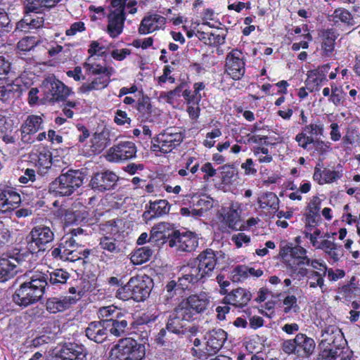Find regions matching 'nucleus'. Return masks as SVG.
<instances>
[{"mask_svg": "<svg viewBox=\"0 0 360 360\" xmlns=\"http://www.w3.org/2000/svg\"><path fill=\"white\" fill-rule=\"evenodd\" d=\"M60 245H62L63 251L62 257L66 261L73 262V259L76 258L75 257L79 254L80 245L73 237H64L60 240Z\"/></svg>", "mask_w": 360, "mask_h": 360, "instance_id": "nucleus-41", "label": "nucleus"}, {"mask_svg": "<svg viewBox=\"0 0 360 360\" xmlns=\"http://www.w3.org/2000/svg\"><path fill=\"white\" fill-rule=\"evenodd\" d=\"M119 181L116 173L105 170L94 174L91 177L90 185L94 190L105 192L114 189Z\"/></svg>", "mask_w": 360, "mask_h": 360, "instance_id": "nucleus-22", "label": "nucleus"}, {"mask_svg": "<svg viewBox=\"0 0 360 360\" xmlns=\"http://www.w3.org/2000/svg\"><path fill=\"white\" fill-rule=\"evenodd\" d=\"M279 304L280 307H283V311L285 314L291 312L297 313L300 310L297 298L294 295H286L283 300V303H280Z\"/></svg>", "mask_w": 360, "mask_h": 360, "instance_id": "nucleus-56", "label": "nucleus"}, {"mask_svg": "<svg viewBox=\"0 0 360 360\" xmlns=\"http://www.w3.org/2000/svg\"><path fill=\"white\" fill-rule=\"evenodd\" d=\"M321 39V52L322 56L331 58L335 51V41L339 34L335 28H327L319 33Z\"/></svg>", "mask_w": 360, "mask_h": 360, "instance_id": "nucleus-24", "label": "nucleus"}, {"mask_svg": "<svg viewBox=\"0 0 360 360\" xmlns=\"http://www.w3.org/2000/svg\"><path fill=\"white\" fill-rule=\"evenodd\" d=\"M128 0H111L110 4L114 8L108 15L106 32L112 38H117L123 32L126 20L125 5Z\"/></svg>", "mask_w": 360, "mask_h": 360, "instance_id": "nucleus-7", "label": "nucleus"}, {"mask_svg": "<svg viewBox=\"0 0 360 360\" xmlns=\"http://www.w3.org/2000/svg\"><path fill=\"white\" fill-rule=\"evenodd\" d=\"M184 139L182 132L161 133L151 140L150 150L167 154L181 145Z\"/></svg>", "mask_w": 360, "mask_h": 360, "instance_id": "nucleus-11", "label": "nucleus"}, {"mask_svg": "<svg viewBox=\"0 0 360 360\" xmlns=\"http://www.w3.org/2000/svg\"><path fill=\"white\" fill-rule=\"evenodd\" d=\"M343 144L354 146L360 143V134L356 127H348L346 134L342 137Z\"/></svg>", "mask_w": 360, "mask_h": 360, "instance_id": "nucleus-58", "label": "nucleus"}, {"mask_svg": "<svg viewBox=\"0 0 360 360\" xmlns=\"http://www.w3.org/2000/svg\"><path fill=\"white\" fill-rule=\"evenodd\" d=\"M315 345L314 339L300 333L293 339L283 340L281 343V349L288 355L294 354L298 359H304L312 354Z\"/></svg>", "mask_w": 360, "mask_h": 360, "instance_id": "nucleus-6", "label": "nucleus"}, {"mask_svg": "<svg viewBox=\"0 0 360 360\" xmlns=\"http://www.w3.org/2000/svg\"><path fill=\"white\" fill-rule=\"evenodd\" d=\"M246 58L243 51L238 48L232 49L227 53L224 60V73L234 81L240 80L245 73Z\"/></svg>", "mask_w": 360, "mask_h": 360, "instance_id": "nucleus-8", "label": "nucleus"}, {"mask_svg": "<svg viewBox=\"0 0 360 360\" xmlns=\"http://www.w3.org/2000/svg\"><path fill=\"white\" fill-rule=\"evenodd\" d=\"M188 322L181 319V316L175 314V311L169 315L166 323V329L168 332L182 335L183 334H188L189 337H195L200 332L199 327L196 326H188Z\"/></svg>", "mask_w": 360, "mask_h": 360, "instance_id": "nucleus-20", "label": "nucleus"}, {"mask_svg": "<svg viewBox=\"0 0 360 360\" xmlns=\"http://www.w3.org/2000/svg\"><path fill=\"white\" fill-rule=\"evenodd\" d=\"M202 270L195 259H191L181 269V276L179 278L180 286L189 290L199 281L204 282L208 277L202 273Z\"/></svg>", "mask_w": 360, "mask_h": 360, "instance_id": "nucleus-17", "label": "nucleus"}, {"mask_svg": "<svg viewBox=\"0 0 360 360\" xmlns=\"http://www.w3.org/2000/svg\"><path fill=\"white\" fill-rule=\"evenodd\" d=\"M139 94L140 96L135 104L138 120H141V122L147 121L150 119L153 112L150 98L147 95H145L143 91H139Z\"/></svg>", "mask_w": 360, "mask_h": 360, "instance_id": "nucleus-35", "label": "nucleus"}, {"mask_svg": "<svg viewBox=\"0 0 360 360\" xmlns=\"http://www.w3.org/2000/svg\"><path fill=\"white\" fill-rule=\"evenodd\" d=\"M21 203V196L15 188L9 186H0V218L6 217Z\"/></svg>", "mask_w": 360, "mask_h": 360, "instance_id": "nucleus-18", "label": "nucleus"}, {"mask_svg": "<svg viewBox=\"0 0 360 360\" xmlns=\"http://www.w3.org/2000/svg\"><path fill=\"white\" fill-rule=\"evenodd\" d=\"M37 181L36 171L34 169L27 168L23 174L18 178V181L20 184H27L31 182L32 185Z\"/></svg>", "mask_w": 360, "mask_h": 360, "instance_id": "nucleus-64", "label": "nucleus"}, {"mask_svg": "<svg viewBox=\"0 0 360 360\" xmlns=\"http://www.w3.org/2000/svg\"><path fill=\"white\" fill-rule=\"evenodd\" d=\"M311 145L313 146L314 152L319 156L324 155L332 150L330 142L326 141L320 139H314V141L311 143Z\"/></svg>", "mask_w": 360, "mask_h": 360, "instance_id": "nucleus-62", "label": "nucleus"}, {"mask_svg": "<svg viewBox=\"0 0 360 360\" xmlns=\"http://www.w3.org/2000/svg\"><path fill=\"white\" fill-rule=\"evenodd\" d=\"M280 256L283 259L289 276L299 281L307 278L309 288H319L322 292L327 290L325 284L326 264L307 256V250L301 245L292 247V244L281 248Z\"/></svg>", "mask_w": 360, "mask_h": 360, "instance_id": "nucleus-1", "label": "nucleus"}, {"mask_svg": "<svg viewBox=\"0 0 360 360\" xmlns=\"http://www.w3.org/2000/svg\"><path fill=\"white\" fill-rule=\"evenodd\" d=\"M120 245V243L112 237H101L98 245L102 250V257L112 259L115 255L121 252Z\"/></svg>", "mask_w": 360, "mask_h": 360, "instance_id": "nucleus-37", "label": "nucleus"}, {"mask_svg": "<svg viewBox=\"0 0 360 360\" xmlns=\"http://www.w3.org/2000/svg\"><path fill=\"white\" fill-rule=\"evenodd\" d=\"M145 354V345L139 343L134 338L122 339L117 345V360H143Z\"/></svg>", "mask_w": 360, "mask_h": 360, "instance_id": "nucleus-9", "label": "nucleus"}, {"mask_svg": "<svg viewBox=\"0 0 360 360\" xmlns=\"http://www.w3.org/2000/svg\"><path fill=\"white\" fill-rule=\"evenodd\" d=\"M55 238L53 227L46 224H37L32 227L25 238L26 248L32 255L46 252Z\"/></svg>", "mask_w": 360, "mask_h": 360, "instance_id": "nucleus-4", "label": "nucleus"}, {"mask_svg": "<svg viewBox=\"0 0 360 360\" xmlns=\"http://www.w3.org/2000/svg\"><path fill=\"white\" fill-rule=\"evenodd\" d=\"M168 239L169 247H176L177 251L182 252L195 251L199 243L198 236L190 231L182 232L179 230L173 231Z\"/></svg>", "mask_w": 360, "mask_h": 360, "instance_id": "nucleus-12", "label": "nucleus"}, {"mask_svg": "<svg viewBox=\"0 0 360 360\" xmlns=\"http://www.w3.org/2000/svg\"><path fill=\"white\" fill-rule=\"evenodd\" d=\"M259 207L262 209H271L278 211L279 208V199L273 192L262 193L257 199Z\"/></svg>", "mask_w": 360, "mask_h": 360, "instance_id": "nucleus-49", "label": "nucleus"}, {"mask_svg": "<svg viewBox=\"0 0 360 360\" xmlns=\"http://www.w3.org/2000/svg\"><path fill=\"white\" fill-rule=\"evenodd\" d=\"M248 266L245 265L236 266L232 271V281H240L248 277Z\"/></svg>", "mask_w": 360, "mask_h": 360, "instance_id": "nucleus-63", "label": "nucleus"}, {"mask_svg": "<svg viewBox=\"0 0 360 360\" xmlns=\"http://www.w3.org/2000/svg\"><path fill=\"white\" fill-rule=\"evenodd\" d=\"M43 89L46 98L52 102L65 101L73 93L70 88L54 75L49 76L44 80Z\"/></svg>", "mask_w": 360, "mask_h": 360, "instance_id": "nucleus-13", "label": "nucleus"}, {"mask_svg": "<svg viewBox=\"0 0 360 360\" xmlns=\"http://www.w3.org/2000/svg\"><path fill=\"white\" fill-rule=\"evenodd\" d=\"M112 73L97 75L91 82L83 83L79 89V92L87 94L91 91H98L106 88L110 82Z\"/></svg>", "mask_w": 360, "mask_h": 360, "instance_id": "nucleus-34", "label": "nucleus"}, {"mask_svg": "<svg viewBox=\"0 0 360 360\" xmlns=\"http://www.w3.org/2000/svg\"><path fill=\"white\" fill-rule=\"evenodd\" d=\"M122 311L113 305L101 307L98 311L99 321L109 327V324L121 315Z\"/></svg>", "mask_w": 360, "mask_h": 360, "instance_id": "nucleus-47", "label": "nucleus"}, {"mask_svg": "<svg viewBox=\"0 0 360 360\" xmlns=\"http://www.w3.org/2000/svg\"><path fill=\"white\" fill-rule=\"evenodd\" d=\"M82 297L81 292L77 295L51 296L46 298L44 306L51 314L63 313L70 309Z\"/></svg>", "mask_w": 360, "mask_h": 360, "instance_id": "nucleus-19", "label": "nucleus"}, {"mask_svg": "<svg viewBox=\"0 0 360 360\" xmlns=\"http://www.w3.org/2000/svg\"><path fill=\"white\" fill-rule=\"evenodd\" d=\"M108 328V331L115 337H121L128 334L129 327L126 316L122 313L109 324Z\"/></svg>", "mask_w": 360, "mask_h": 360, "instance_id": "nucleus-43", "label": "nucleus"}, {"mask_svg": "<svg viewBox=\"0 0 360 360\" xmlns=\"http://www.w3.org/2000/svg\"><path fill=\"white\" fill-rule=\"evenodd\" d=\"M61 0H24V13L41 14L44 8L54 7Z\"/></svg>", "mask_w": 360, "mask_h": 360, "instance_id": "nucleus-36", "label": "nucleus"}, {"mask_svg": "<svg viewBox=\"0 0 360 360\" xmlns=\"http://www.w3.org/2000/svg\"><path fill=\"white\" fill-rule=\"evenodd\" d=\"M153 285V281L149 276L136 275L131 277L124 286L118 288L115 296L123 301L133 300L143 302L149 297Z\"/></svg>", "mask_w": 360, "mask_h": 360, "instance_id": "nucleus-3", "label": "nucleus"}, {"mask_svg": "<svg viewBox=\"0 0 360 360\" xmlns=\"http://www.w3.org/2000/svg\"><path fill=\"white\" fill-rule=\"evenodd\" d=\"M137 147L131 141H122L113 145L107 152L106 159L112 162H123L136 157Z\"/></svg>", "mask_w": 360, "mask_h": 360, "instance_id": "nucleus-14", "label": "nucleus"}, {"mask_svg": "<svg viewBox=\"0 0 360 360\" xmlns=\"http://www.w3.org/2000/svg\"><path fill=\"white\" fill-rule=\"evenodd\" d=\"M166 18L159 14L153 13L143 18L138 28L140 34H148L164 27Z\"/></svg>", "mask_w": 360, "mask_h": 360, "instance_id": "nucleus-27", "label": "nucleus"}, {"mask_svg": "<svg viewBox=\"0 0 360 360\" xmlns=\"http://www.w3.org/2000/svg\"><path fill=\"white\" fill-rule=\"evenodd\" d=\"M23 262L20 252L16 254V257L7 255L0 257V282H5L14 277L18 272L16 263L21 264Z\"/></svg>", "mask_w": 360, "mask_h": 360, "instance_id": "nucleus-23", "label": "nucleus"}, {"mask_svg": "<svg viewBox=\"0 0 360 360\" xmlns=\"http://www.w3.org/2000/svg\"><path fill=\"white\" fill-rule=\"evenodd\" d=\"M43 120L37 115H28L20 126L21 141L25 144H31L35 141V134L42 129Z\"/></svg>", "mask_w": 360, "mask_h": 360, "instance_id": "nucleus-21", "label": "nucleus"}, {"mask_svg": "<svg viewBox=\"0 0 360 360\" xmlns=\"http://www.w3.org/2000/svg\"><path fill=\"white\" fill-rule=\"evenodd\" d=\"M110 132L103 129L100 132H95L91 139V149L94 153H100L110 143Z\"/></svg>", "mask_w": 360, "mask_h": 360, "instance_id": "nucleus-44", "label": "nucleus"}, {"mask_svg": "<svg viewBox=\"0 0 360 360\" xmlns=\"http://www.w3.org/2000/svg\"><path fill=\"white\" fill-rule=\"evenodd\" d=\"M223 222L231 230L243 231L242 219L238 210L229 207L223 209Z\"/></svg>", "mask_w": 360, "mask_h": 360, "instance_id": "nucleus-38", "label": "nucleus"}, {"mask_svg": "<svg viewBox=\"0 0 360 360\" xmlns=\"http://www.w3.org/2000/svg\"><path fill=\"white\" fill-rule=\"evenodd\" d=\"M85 174L80 169H69L52 181L49 191L59 196H70L84 183Z\"/></svg>", "mask_w": 360, "mask_h": 360, "instance_id": "nucleus-5", "label": "nucleus"}, {"mask_svg": "<svg viewBox=\"0 0 360 360\" xmlns=\"http://www.w3.org/2000/svg\"><path fill=\"white\" fill-rule=\"evenodd\" d=\"M83 67L86 70L88 74L96 76L97 75L112 73L113 68L112 67L103 66L101 64L96 63H91V60H86L83 63Z\"/></svg>", "mask_w": 360, "mask_h": 360, "instance_id": "nucleus-55", "label": "nucleus"}, {"mask_svg": "<svg viewBox=\"0 0 360 360\" xmlns=\"http://www.w3.org/2000/svg\"><path fill=\"white\" fill-rule=\"evenodd\" d=\"M156 318V316H152L151 318L145 320L144 322L133 323L131 328L132 330L131 331V334L134 335V338L135 339V338H137L136 340H139L141 342L140 343H142L143 345H145L150 332L149 326L147 323L151 321H155Z\"/></svg>", "mask_w": 360, "mask_h": 360, "instance_id": "nucleus-39", "label": "nucleus"}, {"mask_svg": "<svg viewBox=\"0 0 360 360\" xmlns=\"http://www.w3.org/2000/svg\"><path fill=\"white\" fill-rule=\"evenodd\" d=\"M153 250L149 246L135 249L130 255L131 262L134 265H141L150 260Z\"/></svg>", "mask_w": 360, "mask_h": 360, "instance_id": "nucleus-48", "label": "nucleus"}, {"mask_svg": "<svg viewBox=\"0 0 360 360\" xmlns=\"http://www.w3.org/2000/svg\"><path fill=\"white\" fill-rule=\"evenodd\" d=\"M331 18L334 25L340 22L347 26H352L354 22L352 13L342 7L335 8Z\"/></svg>", "mask_w": 360, "mask_h": 360, "instance_id": "nucleus-50", "label": "nucleus"}, {"mask_svg": "<svg viewBox=\"0 0 360 360\" xmlns=\"http://www.w3.org/2000/svg\"><path fill=\"white\" fill-rule=\"evenodd\" d=\"M39 278L45 280L46 283V288L49 285L53 288H59L61 285L65 284L70 278V274L63 269H56L52 271H46V272L37 271Z\"/></svg>", "mask_w": 360, "mask_h": 360, "instance_id": "nucleus-28", "label": "nucleus"}, {"mask_svg": "<svg viewBox=\"0 0 360 360\" xmlns=\"http://www.w3.org/2000/svg\"><path fill=\"white\" fill-rule=\"evenodd\" d=\"M252 151L255 157H258L259 163H269L273 160V157L269 154V149L264 146H253Z\"/></svg>", "mask_w": 360, "mask_h": 360, "instance_id": "nucleus-60", "label": "nucleus"}, {"mask_svg": "<svg viewBox=\"0 0 360 360\" xmlns=\"http://www.w3.org/2000/svg\"><path fill=\"white\" fill-rule=\"evenodd\" d=\"M60 357L62 360H86V354L83 346L70 342L62 347Z\"/></svg>", "mask_w": 360, "mask_h": 360, "instance_id": "nucleus-33", "label": "nucleus"}, {"mask_svg": "<svg viewBox=\"0 0 360 360\" xmlns=\"http://www.w3.org/2000/svg\"><path fill=\"white\" fill-rule=\"evenodd\" d=\"M24 18L20 22H18V25L21 28H24L23 25L25 24L30 29H39L44 26V18L43 14H32V13H24Z\"/></svg>", "mask_w": 360, "mask_h": 360, "instance_id": "nucleus-51", "label": "nucleus"}, {"mask_svg": "<svg viewBox=\"0 0 360 360\" xmlns=\"http://www.w3.org/2000/svg\"><path fill=\"white\" fill-rule=\"evenodd\" d=\"M176 315L181 316V319L186 320L188 323L195 319L197 314L192 310L191 306L188 304L186 299L180 302L174 309Z\"/></svg>", "mask_w": 360, "mask_h": 360, "instance_id": "nucleus-53", "label": "nucleus"}, {"mask_svg": "<svg viewBox=\"0 0 360 360\" xmlns=\"http://www.w3.org/2000/svg\"><path fill=\"white\" fill-rule=\"evenodd\" d=\"M324 131L323 122L319 118L313 119L302 128V131L295 136V140L300 148L309 150L311 148V143L316 137L323 136Z\"/></svg>", "mask_w": 360, "mask_h": 360, "instance_id": "nucleus-10", "label": "nucleus"}, {"mask_svg": "<svg viewBox=\"0 0 360 360\" xmlns=\"http://www.w3.org/2000/svg\"><path fill=\"white\" fill-rule=\"evenodd\" d=\"M206 353L209 355L217 354L223 347L227 339V333L221 328L209 331L206 336Z\"/></svg>", "mask_w": 360, "mask_h": 360, "instance_id": "nucleus-25", "label": "nucleus"}, {"mask_svg": "<svg viewBox=\"0 0 360 360\" xmlns=\"http://www.w3.org/2000/svg\"><path fill=\"white\" fill-rule=\"evenodd\" d=\"M39 41L34 36H27L22 38L17 44L19 51L27 52L34 48Z\"/></svg>", "mask_w": 360, "mask_h": 360, "instance_id": "nucleus-59", "label": "nucleus"}, {"mask_svg": "<svg viewBox=\"0 0 360 360\" xmlns=\"http://www.w3.org/2000/svg\"><path fill=\"white\" fill-rule=\"evenodd\" d=\"M331 94L328 98V101L335 106H343L345 103L346 93L343 91L342 86H337L334 82L330 84Z\"/></svg>", "mask_w": 360, "mask_h": 360, "instance_id": "nucleus-54", "label": "nucleus"}, {"mask_svg": "<svg viewBox=\"0 0 360 360\" xmlns=\"http://www.w3.org/2000/svg\"><path fill=\"white\" fill-rule=\"evenodd\" d=\"M169 209L170 205L167 200H150L148 205H146V210L143 214V218L146 222L151 221L167 214Z\"/></svg>", "mask_w": 360, "mask_h": 360, "instance_id": "nucleus-29", "label": "nucleus"}, {"mask_svg": "<svg viewBox=\"0 0 360 360\" xmlns=\"http://www.w3.org/2000/svg\"><path fill=\"white\" fill-rule=\"evenodd\" d=\"M338 347L339 345H335L333 341V345L319 352L316 360H338L341 354V352H338Z\"/></svg>", "mask_w": 360, "mask_h": 360, "instance_id": "nucleus-57", "label": "nucleus"}, {"mask_svg": "<svg viewBox=\"0 0 360 360\" xmlns=\"http://www.w3.org/2000/svg\"><path fill=\"white\" fill-rule=\"evenodd\" d=\"M302 30H304V32H307L305 34H303L302 35V37H303L304 40H302L300 42H295V43L292 44V46H291V49L293 51H297L301 48L303 49H308L309 46V42L312 40V36L309 32L308 25L307 24L303 25Z\"/></svg>", "mask_w": 360, "mask_h": 360, "instance_id": "nucleus-61", "label": "nucleus"}, {"mask_svg": "<svg viewBox=\"0 0 360 360\" xmlns=\"http://www.w3.org/2000/svg\"><path fill=\"white\" fill-rule=\"evenodd\" d=\"M320 202H317L316 200H311L307 207V212L305 213L306 218V228L309 231L313 227L317 225L319 218V211L320 210Z\"/></svg>", "mask_w": 360, "mask_h": 360, "instance_id": "nucleus-46", "label": "nucleus"}, {"mask_svg": "<svg viewBox=\"0 0 360 360\" xmlns=\"http://www.w3.org/2000/svg\"><path fill=\"white\" fill-rule=\"evenodd\" d=\"M330 70V63L320 65L317 69L310 71L305 83L307 89L312 92L314 90H319L321 86L328 82L327 74Z\"/></svg>", "mask_w": 360, "mask_h": 360, "instance_id": "nucleus-26", "label": "nucleus"}, {"mask_svg": "<svg viewBox=\"0 0 360 360\" xmlns=\"http://www.w3.org/2000/svg\"><path fill=\"white\" fill-rule=\"evenodd\" d=\"M251 293L242 288H236L228 293L224 297L226 303H230L236 307L242 308L248 304L251 300Z\"/></svg>", "mask_w": 360, "mask_h": 360, "instance_id": "nucleus-32", "label": "nucleus"}, {"mask_svg": "<svg viewBox=\"0 0 360 360\" xmlns=\"http://www.w3.org/2000/svg\"><path fill=\"white\" fill-rule=\"evenodd\" d=\"M224 257L225 254L222 251L206 248L201 251L194 259L202 269V273L210 278L212 276L214 269L219 268L220 260L224 259Z\"/></svg>", "mask_w": 360, "mask_h": 360, "instance_id": "nucleus-15", "label": "nucleus"}, {"mask_svg": "<svg viewBox=\"0 0 360 360\" xmlns=\"http://www.w3.org/2000/svg\"><path fill=\"white\" fill-rule=\"evenodd\" d=\"M338 293L347 301H352L360 296V285L356 276H353L347 284L340 288Z\"/></svg>", "mask_w": 360, "mask_h": 360, "instance_id": "nucleus-42", "label": "nucleus"}, {"mask_svg": "<svg viewBox=\"0 0 360 360\" xmlns=\"http://www.w3.org/2000/svg\"><path fill=\"white\" fill-rule=\"evenodd\" d=\"M30 162L37 168L39 175H45L51 169L53 155L50 149L40 145L34 148L29 153Z\"/></svg>", "mask_w": 360, "mask_h": 360, "instance_id": "nucleus-16", "label": "nucleus"}, {"mask_svg": "<svg viewBox=\"0 0 360 360\" xmlns=\"http://www.w3.org/2000/svg\"><path fill=\"white\" fill-rule=\"evenodd\" d=\"M188 288H183L180 286V283L174 280L169 281L163 289L162 299L165 304H170L176 300L178 294H181Z\"/></svg>", "mask_w": 360, "mask_h": 360, "instance_id": "nucleus-40", "label": "nucleus"}, {"mask_svg": "<svg viewBox=\"0 0 360 360\" xmlns=\"http://www.w3.org/2000/svg\"><path fill=\"white\" fill-rule=\"evenodd\" d=\"M108 327L101 321H91L85 330L86 336L96 343H103L108 337Z\"/></svg>", "mask_w": 360, "mask_h": 360, "instance_id": "nucleus-30", "label": "nucleus"}, {"mask_svg": "<svg viewBox=\"0 0 360 360\" xmlns=\"http://www.w3.org/2000/svg\"><path fill=\"white\" fill-rule=\"evenodd\" d=\"M186 300L188 304L197 315L204 313L210 304L209 299L202 294L191 295Z\"/></svg>", "mask_w": 360, "mask_h": 360, "instance_id": "nucleus-45", "label": "nucleus"}, {"mask_svg": "<svg viewBox=\"0 0 360 360\" xmlns=\"http://www.w3.org/2000/svg\"><path fill=\"white\" fill-rule=\"evenodd\" d=\"M44 281L35 271L30 281L23 282L15 290L12 295L13 302L22 308L37 303L46 292V283H44Z\"/></svg>", "mask_w": 360, "mask_h": 360, "instance_id": "nucleus-2", "label": "nucleus"}, {"mask_svg": "<svg viewBox=\"0 0 360 360\" xmlns=\"http://www.w3.org/2000/svg\"><path fill=\"white\" fill-rule=\"evenodd\" d=\"M13 120L0 112V138L6 144H13L17 139Z\"/></svg>", "mask_w": 360, "mask_h": 360, "instance_id": "nucleus-31", "label": "nucleus"}, {"mask_svg": "<svg viewBox=\"0 0 360 360\" xmlns=\"http://www.w3.org/2000/svg\"><path fill=\"white\" fill-rule=\"evenodd\" d=\"M172 236L171 234H167L166 232L162 230V226L158 225L152 228L148 238V242L155 243L158 245H163L168 243V238Z\"/></svg>", "mask_w": 360, "mask_h": 360, "instance_id": "nucleus-52", "label": "nucleus"}]
</instances>
